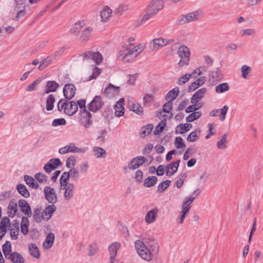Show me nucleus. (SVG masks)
Returning a JSON list of instances; mask_svg holds the SVG:
<instances>
[{"label": "nucleus", "instance_id": "obj_1", "mask_svg": "<svg viewBox=\"0 0 263 263\" xmlns=\"http://www.w3.org/2000/svg\"><path fill=\"white\" fill-rule=\"evenodd\" d=\"M147 246L140 240H137L135 243V248L139 255L142 258L147 261H150L153 258L152 253L157 254L159 252V246L157 241L154 239H149L146 241Z\"/></svg>", "mask_w": 263, "mask_h": 263}, {"label": "nucleus", "instance_id": "obj_2", "mask_svg": "<svg viewBox=\"0 0 263 263\" xmlns=\"http://www.w3.org/2000/svg\"><path fill=\"white\" fill-rule=\"evenodd\" d=\"M177 54L181 59L178 63V65L180 67L188 65L191 55L189 48L184 45L181 46L177 50Z\"/></svg>", "mask_w": 263, "mask_h": 263}, {"label": "nucleus", "instance_id": "obj_3", "mask_svg": "<svg viewBox=\"0 0 263 263\" xmlns=\"http://www.w3.org/2000/svg\"><path fill=\"white\" fill-rule=\"evenodd\" d=\"M200 14L198 11H195L180 16L176 21V24L182 25L185 23L197 20Z\"/></svg>", "mask_w": 263, "mask_h": 263}, {"label": "nucleus", "instance_id": "obj_4", "mask_svg": "<svg viewBox=\"0 0 263 263\" xmlns=\"http://www.w3.org/2000/svg\"><path fill=\"white\" fill-rule=\"evenodd\" d=\"M45 199L50 204H55L58 201V196L55 190L50 186H45L44 189Z\"/></svg>", "mask_w": 263, "mask_h": 263}, {"label": "nucleus", "instance_id": "obj_5", "mask_svg": "<svg viewBox=\"0 0 263 263\" xmlns=\"http://www.w3.org/2000/svg\"><path fill=\"white\" fill-rule=\"evenodd\" d=\"M104 105V102L101 96H96L93 100L88 104L89 111L96 112L99 110Z\"/></svg>", "mask_w": 263, "mask_h": 263}, {"label": "nucleus", "instance_id": "obj_6", "mask_svg": "<svg viewBox=\"0 0 263 263\" xmlns=\"http://www.w3.org/2000/svg\"><path fill=\"white\" fill-rule=\"evenodd\" d=\"M163 5L162 0H152L146 8L149 10L151 14L155 15L163 8Z\"/></svg>", "mask_w": 263, "mask_h": 263}, {"label": "nucleus", "instance_id": "obj_7", "mask_svg": "<svg viewBox=\"0 0 263 263\" xmlns=\"http://www.w3.org/2000/svg\"><path fill=\"white\" fill-rule=\"evenodd\" d=\"M84 60H92L95 62L97 65L101 63L103 60V58L101 54L99 51L92 52V51H88L83 54Z\"/></svg>", "mask_w": 263, "mask_h": 263}, {"label": "nucleus", "instance_id": "obj_8", "mask_svg": "<svg viewBox=\"0 0 263 263\" xmlns=\"http://www.w3.org/2000/svg\"><path fill=\"white\" fill-rule=\"evenodd\" d=\"M62 163L59 158L51 159L44 166V170L46 173H50L59 166L62 165Z\"/></svg>", "mask_w": 263, "mask_h": 263}, {"label": "nucleus", "instance_id": "obj_9", "mask_svg": "<svg viewBox=\"0 0 263 263\" xmlns=\"http://www.w3.org/2000/svg\"><path fill=\"white\" fill-rule=\"evenodd\" d=\"M146 159L143 156H137L134 158L129 162L128 167L131 170L138 168L145 162Z\"/></svg>", "mask_w": 263, "mask_h": 263}, {"label": "nucleus", "instance_id": "obj_10", "mask_svg": "<svg viewBox=\"0 0 263 263\" xmlns=\"http://www.w3.org/2000/svg\"><path fill=\"white\" fill-rule=\"evenodd\" d=\"M76 88L72 84H67L63 88V93L66 99H71L75 95Z\"/></svg>", "mask_w": 263, "mask_h": 263}, {"label": "nucleus", "instance_id": "obj_11", "mask_svg": "<svg viewBox=\"0 0 263 263\" xmlns=\"http://www.w3.org/2000/svg\"><path fill=\"white\" fill-rule=\"evenodd\" d=\"M18 204L19 207L21 208L22 212L24 213L26 216L30 217L32 216L30 206L25 200L20 199L18 200Z\"/></svg>", "mask_w": 263, "mask_h": 263}, {"label": "nucleus", "instance_id": "obj_12", "mask_svg": "<svg viewBox=\"0 0 263 263\" xmlns=\"http://www.w3.org/2000/svg\"><path fill=\"white\" fill-rule=\"evenodd\" d=\"M120 91V87L115 86L109 83L104 91V94L109 98L113 97L117 95Z\"/></svg>", "mask_w": 263, "mask_h": 263}, {"label": "nucleus", "instance_id": "obj_13", "mask_svg": "<svg viewBox=\"0 0 263 263\" xmlns=\"http://www.w3.org/2000/svg\"><path fill=\"white\" fill-rule=\"evenodd\" d=\"M207 89L206 88H201L197 90L192 97L191 102L192 104H197L204 97L206 93Z\"/></svg>", "mask_w": 263, "mask_h": 263}, {"label": "nucleus", "instance_id": "obj_14", "mask_svg": "<svg viewBox=\"0 0 263 263\" xmlns=\"http://www.w3.org/2000/svg\"><path fill=\"white\" fill-rule=\"evenodd\" d=\"M159 210L157 208L149 210L146 214L145 221L148 224L152 223L156 220Z\"/></svg>", "mask_w": 263, "mask_h": 263}, {"label": "nucleus", "instance_id": "obj_15", "mask_svg": "<svg viewBox=\"0 0 263 263\" xmlns=\"http://www.w3.org/2000/svg\"><path fill=\"white\" fill-rule=\"evenodd\" d=\"M61 188L65 190L64 196L67 200H69L72 198L74 190V185L73 183H69L64 186H61Z\"/></svg>", "mask_w": 263, "mask_h": 263}, {"label": "nucleus", "instance_id": "obj_16", "mask_svg": "<svg viewBox=\"0 0 263 263\" xmlns=\"http://www.w3.org/2000/svg\"><path fill=\"white\" fill-rule=\"evenodd\" d=\"M124 99L121 98L118 102H117L116 105L114 106L115 109V116L116 117H121L124 114Z\"/></svg>", "mask_w": 263, "mask_h": 263}, {"label": "nucleus", "instance_id": "obj_17", "mask_svg": "<svg viewBox=\"0 0 263 263\" xmlns=\"http://www.w3.org/2000/svg\"><path fill=\"white\" fill-rule=\"evenodd\" d=\"M120 245L118 242H114L108 247L110 252V260L111 263H115V258L117 256L118 250L120 248Z\"/></svg>", "mask_w": 263, "mask_h": 263}, {"label": "nucleus", "instance_id": "obj_18", "mask_svg": "<svg viewBox=\"0 0 263 263\" xmlns=\"http://www.w3.org/2000/svg\"><path fill=\"white\" fill-rule=\"evenodd\" d=\"M78 109L76 102L71 101L67 102L66 108H65V113L68 116H72L76 113Z\"/></svg>", "mask_w": 263, "mask_h": 263}, {"label": "nucleus", "instance_id": "obj_19", "mask_svg": "<svg viewBox=\"0 0 263 263\" xmlns=\"http://www.w3.org/2000/svg\"><path fill=\"white\" fill-rule=\"evenodd\" d=\"M7 259H10L13 263H24L25 260L21 254L16 252L11 253Z\"/></svg>", "mask_w": 263, "mask_h": 263}, {"label": "nucleus", "instance_id": "obj_20", "mask_svg": "<svg viewBox=\"0 0 263 263\" xmlns=\"http://www.w3.org/2000/svg\"><path fill=\"white\" fill-rule=\"evenodd\" d=\"M17 211V203L14 199L11 200L8 206V214L9 217L12 218L14 217Z\"/></svg>", "mask_w": 263, "mask_h": 263}, {"label": "nucleus", "instance_id": "obj_21", "mask_svg": "<svg viewBox=\"0 0 263 263\" xmlns=\"http://www.w3.org/2000/svg\"><path fill=\"white\" fill-rule=\"evenodd\" d=\"M59 86V84L54 81H49L46 83L45 89V93H48L50 92H55Z\"/></svg>", "mask_w": 263, "mask_h": 263}, {"label": "nucleus", "instance_id": "obj_22", "mask_svg": "<svg viewBox=\"0 0 263 263\" xmlns=\"http://www.w3.org/2000/svg\"><path fill=\"white\" fill-rule=\"evenodd\" d=\"M57 208L54 204H51V205H48L45 208L43 211V214L46 217L47 220H49L51 218L53 213L55 212Z\"/></svg>", "mask_w": 263, "mask_h": 263}, {"label": "nucleus", "instance_id": "obj_23", "mask_svg": "<svg viewBox=\"0 0 263 263\" xmlns=\"http://www.w3.org/2000/svg\"><path fill=\"white\" fill-rule=\"evenodd\" d=\"M192 127L190 123L180 124L175 128L176 134H183L189 131Z\"/></svg>", "mask_w": 263, "mask_h": 263}, {"label": "nucleus", "instance_id": "obj_24", "mask_svg": "<svg viewBox=\"0 0 263 263\" xmlns=\"http://www.w3.org/2000/svg\"><path fill=\"white\" fill-rule=\"evenodd\" d=\"M165 117H166L165 115H163V117H164V119L161 121L155 127L153 132L154 135L156 136L159 135L164 130L166 125V119L165 118Z\"/></svg>", "mask_w": 263, "mask_h": 263}, {"label": "nucleus", "instance_id": "obj_25", "mask_svg": "<svg viewBox=\"0 0 263 263\" xmlns=\"http://www.w3.org/2000/svg\"><path fill=\"white\" fill-rule=\"evenodd\" d=\"M179 92V90L178 87H175L173 88L166 95V100L168 102L173 101L177 97Z\"/></svg>", "mask_w": 263, "mask_h": 263}, {"label": "nucleus", "instance_id": "obj_26", "mask_svg": "<svg viewBox=\"0 0 263 263\" xmlns=\"http://www.w3.org/2000/svg\"><path fill=\"white\" fill-rule=\"evenodd\" d=\"M54 240V234L53 233H49L44 242L43 245L46 249H50L53 245Z\"/></svg>", "mask_w": 263, "mask_h": 263}, {"label": "nucleus", "instance_id": "obj_27", "mask_svg": "<svg viewBox=\"0 0 263 263\" xmlns=\"http://www.w3.org/2000/svg\"><path fill=\"white\" fill-rule=\"evenodd\" d=\"M112 10L108 6H105L100 12L101 17L103 21H107L111 16Z\"/></svg>", "mask_w": 263, "mask_h": 263}, {"label": "nucleus", "instance_id": "obj_28", "mask_svg": "<svg viewBox=\"0 0 263 263\" xmlns=\"http://www.w3.org/2000/svg\"><path fill=\"white\" fill-rule=\"evenodd\" d=\"M93 29L91 27H87L82 32L80 38L83 41H87L91 35Z\"/></svg>", "mask_w": 263, "mask_h": 263}, {"label": "nucleus", "instance_id": "obj_29", "mask_svg": "<svg viewBox=\"0 0 263 263\" xmlns=\"http://www.w3.org/2000/svg\"><path fill=\"white\" fill-rule=\"evenodd\" d=\"M27 216L23 217L21 221V232L26 235L28 233L29 220Z\"/></svg>", "mask_w": 263, "mask_h": 263}, {"label": "nucleus", "instance_id": "obj_30", "mask_svg": "<svg viewBox=\"0 0 263 263\" xmlns=\"http://www.w3.org/2000/svg\"><path fill=\"white\" fill-rule=\"evenodd\" d=\"M151 44L153 45L155 49H159L166 46L165 39H163L162 37L155 39L153 40L152 42H151Z\"/></svg>", "mask_w": 263, "mask_h": 263}, {"label": "nucleus", "instance_id": "obj_31", "mask_svg": "<svg viewBox=\"0 0 263 263\" xmlns=\"http://www.w3.org/2000/svg\"><path fill=\"white\" fill-rule=\"evenodd\" d=\"M29 250L31 256L39 258L40 256V253L37 246L34 243L29 244Z\"/></svg>", "mask_w": 263, "mask_h": 263}, {"label": "nucleus", "instance_id": "obj_32", "mask_svg": "<svg viewBox=\"0 0 263 263\" xmlns=\"http://www.w3.org/2000/svg\"><path fill=\"white\" fill-rule=\"evenodd\" d=\"M24 179L26 184L30 187L35 189H37L39 187V184L34 181V179L33 177L29 175H25Z\"/></svg>", "mask_w": 263, "mask_h": 263}, {"label": "nucleus", "instance_id": "obj_33", "mask_svg": "<svg viewBox=\"0 0 263 263\" xmlns=\"http://www.w3.org/2000/svg\"><path fill=\"white\" fill-rule=\"evenodd\" d=\"M157 180L156 176H149L144 180V185L146 187L153 186L157 183Z\"/></svg>", "mask_w": 263, "mask_h": 263}, {"label": "nucleus", "instance_id": "obj_34", "mask_svg": "<svg viewBox=\"0 0 263 263\" xmlns=\"http://www.w3.org/2000/svg\"><path fill=\"white\" fill-rule=\"evenodd\" d=\"M153 129V125L152 124H148L143 126L141 129L140 136L141 138H144L148 135Z\"/></svg>", "mask_w": 263, "mask_h": 263}, {"label": "nucleus", "instance_id": "obj_35", "mask_svg": "<svg viewBox=\"0 0 263 263\" xmlns=\"http://www.w3.org/2000/svg\"><path fill=\"white\" fill-rule=\"evenodd\" d=\"M55 98L52 94L49 95L46 101V109L48 111L52 110L54 108V103L55 102Z\"/></svg>", "mask_w": 263, "mask_h": 263}, {"label": "nucleus", "instance_id": "obj_36", "mask_svg": "<svg viewBox=\"0 0 263 263\" xmlns=\"http://www.w3.org/2000/svg\"><path fill=\"white\" fill-rule=\"evenodd\" d=\"M16 189L18 192L25 198H28L29 197L30 193L25 185L18 184L17 185Z\"/></svg>", "mask_w": 263, "mask_h": 263}, {"label": "nucleus", "instance_id": "obj_37", "mask_svg": "<svg viewBox=\"0 0 263 263\" xmlns=\"http://www.w3.org/2000/svg\"><path fill=\"white\" fill-rule=\"evenodd\" d=\"M129 109L138 115H142L143 113V108L141 105L138 103H133L129 106Z\"/></svg>", "mask_w": 263, "mask_h": 263}, {"label": "nucleus", "instance_id": "obj_38", "mask_svg": "<svg viewBox=\"0 0 263 263\" xmlns=\"http://www.w3.org/2000/svg\"><path fill=\"white\" fill-rule=\"evenodd\" d=\"M3 251L7 259L9 258V255L11 254V245L9 241H6V242L3 245Z\"/></svg>", "mask_w": 263, "mask_h": 263}, {"label": "nucleus", "instance_id": "obj_39", "mask_svg": "<svg viewBox=\"0 0 263 263\" xmlns=\"http://www.w3.org/2000/svg\"><path fill=\"white\" fill-rule=\"evenodd\" d=\"M92 152L95 156L97 158L105 157L106 154V151L100 147H94Z\"/></svg>", "mask_w": 263, "mask_h": 263}, {"label": "nucleus", "instance_id": "obj_40", "mask_svg": "<svg viewBox=\"0 0 263 263\" xmlns=\"http://www.w3.org/2000/svg\"><path fill=\"white\" fill-rule=\"evenodd\" d=\"M200 133V129H196L195 130L191 132L187 136V140L190 142L196 141L199 138Z\"/></svg>", "mask_w": 263, "mask_h": 263}, {"label": "nucleus", "instance_id": "obj_41", "mask_svg": "<svg viewBox=\"0 0 263 263\" xmlns=\"http://www.w3.org/2000/svg\"><path fill=\"white\" fill-rule=\"evenodd\" d=\"M227 134H224L221 137V139L217 143V147L219 149H225L227 147L228 141L227 140Z\"/></svg>", "mask_w": 263, "mask_h": 263}, {"label": "nucleus", "instance_id": "obj_42", "mask_svg": "<svg viewBox=\"0 0 263 263\" xmlns=\"http://www.w3.org/2000/svg\"><path fill=\"white\" fill-rule=\"evenodd\" d=\"M202 115L201 111H195L186 117L187 122H192L199 119Z\"/></svg>", "mask_w": 263, "mask_h": 263}, {"label": "nucleus", "instance_id": "obj_43", "mask_svg": "<svg viewBox=\"0 0 263 263\" xmlns=\"http://www.w3.org/2000/svg\"><path fill=\"white\" fill-rule=\"evenodd\" d=\"M44 215L41 209L37 208L34 210L33 218L36 222H40L44 218Z\"/></svg>", "mask_w": 263, "mask_h": 263}, {"label": "nucleus", "instance_id": "obj_44", "mask_svg": "<svg viewBox=\"0 0 263 263\" xmlns=\"http://www.w3.org/2000/svg\"><path fill=\"white\" fill-rule=\"evenodd\" d=\"M229 85L228 83H223L215 87V91L217 93H221L229 89Z\"/></svg>", "mask_w": 263, "mask_h": 263}, {"label": "nucleus", "instance_id": "obj_45", "mask_svg": "<svg viewBox=\"0 0 263 263\" xmlns=\"http://www.w3.org/2000/svg\"><path fill=\"white\" fill-rule=\"evenodd\" d=\"M73 146L74 143H70L69 144L60 148L59 150V153L61 154H65L68 153H73Z\"/></svg>", "mask_w": 263, "mask_h": 263}, {"label": "nucleus", "instance_id": "obj_46", "mask_svg": "<svg viewBox=\"0 0 263 263\" xmlns=\"http://www.w3.org/2000/svg\"><path fill=\"white\" fill-rule=\"evenodd\" d=\"M171 182L169 180L162 181L158 185L157 192L160 193L163 192L170 186Z\"/></svg>", "mask_w": 263, "mask_h": 263}, {"label": "nucleus", "instance_id": "obj_47", "mask_svg": "<svg viewBox=\"0 0 263 263\" xmlns=\"http://www.w3.org/2000/svg\"><path fill=\"white\" fill-rule=\"evenodd\" d=\"M70 178L68 172H64L60 177V182L61 186H64L65 185L69 184L68 181Z\"/></svg>", "mask_w": 263, "mask_h": 263}, {"label": "nucleus", "instance_id": "obj_48", "mask_svg": "<svg viewBox=\"0 0 263 263\" xmlns=\"http://www.w3.org/2000/svg\"><path fill=\"white\" fill-rule=\"evenodd\" d=\"M10 226V219L7 217L2 218L0 223V230L3 232L6 233L7 231V226Z\"/></svg>", "mask_w": 263, "mask_h": 263}, {"label": "nucleus", "instance_id": "obj_49", "mask_svg": "<svg viewBox=\"0 0 263 263\" xmlns=\"http://www.w3.org/2000/svg\"><path fill=\"white\" fill-rule=\"evenodd\" d=\"M68 173L69 174L70 177H71V179L74 181L77 180L80 177L79 171L74 167L71 168L69 171H68Z\"/></svg>", "mask_w": 263, "mask_h": 263}, {"label": "nucleus", "instance_id": "obj_50", "mask_svg": "<svg viewBox=\"0 0 263 263\" xmlns=\"http://www.w3.org/2000/svg\"><path fill=\"white\" fill-rule=\"evenodd\" d=\"M205 70L204 67H199L195 69L190 75H191V77L196 78L198 76L201 74L203 71H205Z\"/></svg>", "mask_w": 263, "mask_h": 263}, {"label": "nucleus", "instance_id": "obj_51", "mask_svg": "<svg viewBox=\"0 0 263 263\" xmlns=\"http://www.w3.org/2000/svg\"><path fill=\"white\" fill-rule=\"evenodd\" d=\"M84 25V23L83 22H77L75 23L73 27L71 28L70 31L72 33L79 32Z\"/></svg>", "mask_w": 263, "mask_h": 263}, {"label": "nucleus", "instance_id": "obj_52", "mask_svg": "<svg viewBox=\"0 0 263 263\" xmlns=\"http://www.w3.org/2000/svg\"><path fill=\"white\" fill-rule=\"evenodd\" d=\"M80 123L82 126L85 127V128H88L92 125V119L91 118H81Z\"/></svg>", "mask_w": 263, "mask_h": 263}, {"label": "nucleus", "instance_id": "obj_53", "mask_svg": "<svg viewBox=\"0 0 263 263\" xmlns=\"http://www.w3.org/2000/svg\"><path fill=\"white\" fill-rule=\"evenodd\" d=\"M129 9V6L126 4H122L120 5L115 10V13L117 14L121 15L124 12Z\"/></svg>", "mask_w": 263, "mask_h": 263}, {"label": "nucleus", "instance_id": "obj_54", "mask_svg": "<svg viewBox=\"0 0 263 263\" xmlns=\"http://www.w3.org/2000/svg\"><path fill=\"white\" fill-rule=\"evenodd\" d=\"M180 162V160H178L175 162H172L169 165L167 166V168L168 170H171L172 172H175V173L177 171L178 167L179 166V164Z\"/></svg>", "mask_w": 263, "mask_h": 263}, {"label": "nucleus", "instance_id": "obj_55", "mask_svg": "<svg viewBox=\"0 0 263 263\" xmlns=\"http://www.w3.org/2000/svg\"><path fill=\"white\" fill-rule=\"evenodd\" d=\"M97 246L96 242L90 243L88 246V255L89 256H93L97 253Z\"/></svg>", "mask_w": 263, "mask_h": 263}, {"label": "nucleus", "instance_id": "obj_56", "mask_svg": "<svg viewBox=\"0 0 263 263\" xmlns=\"http://www.w3.org/2000/svg\"><path fill=\"white\" fill-rule=\"evenodd\" d=\"M251 68L246 65H244L241 67V76L244 79L247 78L248 74L251 72Z\"/></svg>", "mask_w": 263, "mask_h": 263}, {"label": "nucleus", "instance_id": "obj_57", "mask_svg": "<svg viewBox=\"0 0 263 263\" xmlns=\"http://www.w3.org/2000/svg\"><path fill=\"white\" fill-rule=\"evenodd\" d=\"M175 143L177 148L183 147V150L184 151L186 147L185 144L183 142V139L180 137H177L175 139Z\"/></svg>", "mask_w": 263, "mask_h": 263}, {"label": "nucleus", "instance_id": "obj_58", "mask_svg": "<svg viewBox=\"0 0 263 263\" xmlns=\"http://www.w3.org/2000/svg\"><path fill=\"white\" fill-rule=\"evenodd\" d=\"M66 124V121L64 118L55 119L52 122V126L57 127L60 125H65Z\"/></svg>", "mask_w": 263, "mask_h": 263}, {"label": "nucleus", "instance_id": "obj_59", "mask_svg": "<svg viewBox=\"0 0 263 263\" xmlns=\"http://www.w3.org/2000/svg\"><path fill=\"white\" fill-rule=\"evenodd\" d=\"M190 78L191 75L186 73L178 79L177 83L180 85L184 84L189 80Z\"/></svg>", "mask_w": 263, "mask_h": 263}, {"label": "nucleus", "instance_id": "obj_60", "mask_svg": "<svg viewBox=\"0 0 263 263\" xmlns=\"http://www.w3.org/2000/svg\"><path fill=\"white\" fill-rule=\"evenodd\" d=\"M76 161V158L74 156H70L68 157L66 161V166L68 168H72V166H73L75 165V162Z\"/></svg>", "mask_w": 263, "mask_h": 263}, {"label": "nucleus", "instance_id": "obj_61", "mask_svg": "<svg viewBox=\"0 0 263 263\" xmlns=\"http://www.w3.org/2000/svg\"><path fill=\"white\" fill-rule=\"evenodd\" d=\"M145 48V46L143 44H139L134 47L133 49L134 51L135 57H137L139 54L142 52Z\"/></svg>", "mask_w": 263, "mask_h": 263}, {"label": "nucleus", "instance_id": "obj_62", "mask_svg": "<svg viewBox=\"0 0 263 263\" xmlns=\"http://www.w3.org/2000/svg\"><path fill=\"white\" fill-rule=\"evenodd\" d=\"M67 101H65L64 99H61L58 103V109L59 111H61L64 110L65 112V108H66V106L67 105Z\"/></svg>", "mask_w": 263, "mask_h": 263}, {"label": "nucleus", "instance_id": "obj_63", "mask_svg": "<svg viewBox=\"0 0 263 263\" xmlns=\"http://www.w3.org/2000/svg\"><path fill=\"white\" fill-rule=\"evenodd\" d=\"M40 79H37L36 80L34 81L32 83H31L30 85H29L26 88V91H32L35 89V86L36 84H39L41 82Z\"/></svg>", "mask_w": 263, "mask_h": 263}, {"label": "nucleus", "instance_id": "obj_64", "mask_svg": "<svg viewBox=\"0 0 263 263\" xmlns=\"http://www.w3.org/2000/svg\"><path fill=\"white\" fill-rule=\"evenodd\" d=\"M229 109V107L227 105H224L221 109H220V120L222 121H224L226 119V116L228 112Z\"/></svg>", "mask_w": 263, "mask_h": 263}]
</instances>
